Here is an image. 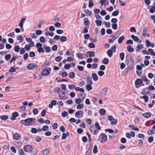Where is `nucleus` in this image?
I'll use <instances>...</instances> for the list:
<instances>
[{
    "mask_svg": "<svg viewBox=\"0 0 155 155\" xmlns=\"http://www.w3.org/2000/svg\"><path fill=\"white\" fill-rule=\"evenodd\" d=\"M107 140V136L104 133H101L98 137L97 140L101 143H104Z\"/></svg>",
    "mask_w": 155,
    "mask_h": 155,
    "instance_id": "nucleus-1",
    "label": "nucleus"
},
{
    "mask_svg": "<svg viewBox=\"0 0 155 155\" xmlns=\"http://www.w3.org/2000/svg\"><path fill=\"white\" fill-rule=\"evenodd\" d=\"M65 91L61 90L59 93V97L61 99L65 100L68 98V95L65 93Z\"/></svg>",
    "mask_w": 155,
    "mask_h": 155,
    "instance_id": "nucleus-2",
    "label": "nucleus"
},
{
    "mask_svg": "<svg viewBox=\"0 0 155 155\" xmlns=\"http://www.w3.org/2000/svg\"><path fill=\"white\" fill-rule=\"evenodd\" d=\"M135 87L136 88L139 87L140 86V85L142 84L141 85L143 86L144 84H143V81L142 80L140 79H137L136 80L135 82Z\"/></svg>",
    "mask_w": 155,
    "mask_h": 155,
    "instance_id": "nucleus-3",
    "label": "nucleus"
},
{
    "mask_svg": "<svg viewBox=\"0 0 155 155\" xmlns=\"http://www.w3.org/2000/svg\"><path fill=\"white\" fill-rule=\"evenodd\" d=\"M35 119V118H28L26 119L25 120L26 126H30L32 125L34 123L33 120Z\"/></svg>",
    "mask_w": 155,
    "mask_h": 155,
    "instance_id": "nucleus-4",
    "label": "nucleus"
},
{
    "mask_svg": "<svg viewBox=\"0 0 155 155\" xmlns=\"http://www.w3.org/2000/svg\"><path fill=\"white\" fill-rule=\"evenodd\" d=\"M107 118L108 120L110 121V124H115L117 123V120L114 118L112 116H108Z\"/></svg>",
    "mask_w": 155,
    "mask_h": 155,
    "instance_id": "nucleus-5",
    "label": "nucleus"
},
{
    "mask_svg": "<svg viewBox=\"0 0 155 155\" xmlns=\"http://www.w3.org/2000/svg\"><path fill=\"white\" fill-rule=\"evenodd\" d=\"M51 68H48L46 69H44L42 73V76H47L50 73Z\"/></svg>",
    "mask_w": 155,
    "mask_h": 155,
    "instance_id": "nucleus-6",
    "label": "nucleus"
},
{
    "mask_svg": "<svg viewBox=\"0 0 155 155\" xmlns=\"http://www.w3.org/2000/svg\"><path fill=\"white\" fill-rule=\"evenodd\" d=\"M24 149L25 151L26 152H32L33 149L31 146L26 145L24 147Z\"/></svg>",
    "mask_w": 155,
    "mask_h": 155,
    "instance_id": "nucleus-7",
    "label": "nucleus"
},
{
    "mask_svg": "<svg viewBox=\"0 0 155 155\" xmlns=\"http://www.w3.org/2000/svg\"><path fill=\"white\" fill-rule=\"evenodd\" d=\"M75 116L78 118H80L83 116V112L82 111H78L75 114Z\"/></svg>",
    "mask_w": 155,
    "mask_h": 155,
    "instance_id": "nucleus-8",
    "label": "nucleus"
},
{
    "mask_svg": "<svg viewBox=\"0 0 155 155\" xmlns=\"http://www.w3.org/2000/svg\"><path fill=\"white\" fill-rule=\"evenodd\" d=\"M90 130L91 132L94 135H96L97 134L98 130L94 126L92 125L90 128Z\"/></svg>",
    "mask_w": 155,
    "mask_h": 155,
    "instance_id": "nucleus-9",
    "label": "nucleus"
},
{
    "mask_svg": "<svg viewBox=\"0 0 155 155\" xmlns=\"http://www.w3.org/2000/svg\"><path fill=\"white\" fill-rule=\"evenodd\" d=\"M147 133L149 135H152L155 133V125H154L151 130L148 131Z\"/></svg>",
    "mask_w": 155,
    "mask_h": 155,
    "instance_id": "nucleus-10",
    "label": "nucleus"
},
{
    "mask_svg": "<svg viewBox=\"0 0 155 155\" xmlns=\"http://www.w3.org/2000/svg\"><path fill=\"white\" fill-rule=\"evenodd\" d=\"M37 66V65L36 64H29L28 65L27 68L28 70H31L36 67Z\"/></svg>",
    "mask_w": 155,
    "mask_h": 155,
    "instance_id": "nucleus-11",
    "label": "nucleus"
},
{
    "mask_svg": "<svg viewBox=\"0 0 155 155\" xmlns=\"http://www.w3.org/2000/svg\"><path fill=\"white\" fill-rule=\"evenodd\" d=\"M141 78L142 81L145 82L146 84H149L150 82V81L148 80L147 77L145 76H143L141 77Z\"/></svg>",
    "mask_w": 155,
    "mask_h": 155,
    "instance_id": "nucleus-12",
    "label": "nucleus"
},
{
    "mask_svg": "<svg viewBox=\"0 0 155 155\" xmlns=\"http://www.w3.org/2000/svg\"><path fill=\"white\" fill-rule=\"evenodd\" d=\"M21 135L17 133H15L13 135V139L16 140L19 139L21 138Z\"/></svg>",
    "mask_w": 155,
    "mask_h": 155,
    "instance_id": "nucleus-13",
    "label": "nucleus"
},
{
    "mask_svg": "<svg viewBox=\"0 0 155 155\" xmlns=\"http://www.w3.org/2000/svg\"><path fill=\"white\" fill-rule=\"evenodd\" d=\"M86 81L87 84H92L93 82L92 81L91 77L90 76H87L86 78Z\"/></svg>",
    "mask_w": 155,
    "mask_h": 155,
    "instance_id": "nucleus-14",
    "label": "nucleus"
},
{
    "mask_svg": "<svg viewBox=\"0 0 155 155\" xmlns=\"http://www.w3.org/2000/svg\"><path fill=\"white\" fill-rule=\"evenodd\" d=\"M142 115L146 118H148L151 117V114L149 112H147L142 114Z\"/></svg>",
    "mask_w": 155,
    "mask_h": 155,
    "instance_id": "nucleus-15",
    "label": "nucleus"
},
{
    "mask_svg": "<svg viewBox=\"0 0 155 155\" xmlns=\"http://www.w3.org/2000/svg\"><path fill=\"white\" fill-rule=\"evenodd\" d=\"M108 91V89L107 87H105L102 89L100 92L102 94V95H105L107 93Z\"/></svg>",
    "mask_w": 155,
    "mask_h": 155,
    "instance_id": "nucleus-16",
    "label": "nucleus"
},
{
    "mask_svg": "<svg viewBox=\"0 0 155 155\" xmlns=\"http://www.w3.org/2000/svg\"><path fill=\"white\" fill-rule=\"evenodd\" d=\"M92 77L93 80L94 81H96L98 79V77L97 74L95 73H93L92 74Z\"/></svg>",
    "mask_w": 155,
    "mask_h": 155,
    "instance_id": "nucleus-17",
    "label": "nucleus"
},
{
    "mask_svg": "<svg viewBox=\"0 0 155 155\" xmlns=\"http://www.w3.org/2000/svg\"><path fill=\"white\" fill-rule=\"evenodd\" d=\"M45 34L46 36H47L48 35L52 37L54 35L53 32L50 33L49 31L48 30H47L45 32Z\"/></svg>",
    "mask_w": 155,
    "mask_h": 155,
    "instance_id": "nucleus-18",
    "label": "nucleus"
},
{
    "mask_svg": "<svg viewBox=\"0 0 155 155\" xmlns=\"http://www.w3.org/2000/svg\"><path fill=\"white\" fill-rule=\"evenodd\" d=\"M87 54H88V56L89 58H92L94 56V51H88L87 52Z\"/></svg>",
    "mask_w": 155,
    "mask_h": 155,
    "instance_id": "nucleus-19",
    "label": "nucleus"
},
{
    "mask_svg": "<svg viewBox=\"0 0 155 155\" xmlns=\"http://www.w3.org/2000/svg\"><path fill=\"white\" fill-rule=\"evenodd\" d=\"M127 51L130 52H132L134 51V49L130 45L127 46Z\"/></svg>",
    "mask_w": 155,
    "mask_h": 155,
    "instance_id": "nucleus-20",
    "label": "nucleus"
},
{
    "mask_svg": "<svg viewBox=\"0 0 155 155\" xmlns=\"http://www.w3.org/2000/svg\"><path fill=\"white\" fill-rule=\"evenodd\" d=\"M84 24L86 25L87 26L89 25L90 22L88 21V19L87 18H85L84 19Z\"/></svg>",
    "mask_w": 155,
    "mask_h": 155,
    "instance_id": "nucleus-21",
    "label": "nucleus"
},
{
    "mask_svg": "<svg viewBox=\"0 0 155 155\" xmlns=\"http://www.w3.org/2000/svg\"><path fill=\"white\" fill-rule=\"evenodd\" d=\"M124 39V36H122L120 37L118 40V42L119 44H121L122 42L123 41Z\"/></svg>",
    "mask_w": 155,
    "mask_h": 155,
    "instance_id": "nucleus-22",
    "label": "nucleus"
},
{
    "mask_svg": "<svg viewBox=\"0 0 155 155\" xmlns=\"http://www.w3.org/2000/svg\"><path fill=\"white\" fill-rule=\"evenodd\" d=\"M49 151L48 149L45 148L43 151L42 153L43 155H47L49 153Z\"/></svg>",
    "mask_w": 155,
    "mask_h": 155,
    "instance_id": "nucleus-23",
    "label": "nucleus"
},
{
    "mask_svg": "<svg viewBox=\"0 0 155 155\" xmlns=\"http://www.w3.org/2000/svg\"><path fill=\"white\" fill-rule=\"evenodd\" d=\"M69 132H68L67 134L63 133L62 135L61 139L62 140H64L67 137V136H69Z\"/></svg>",
    "mask_w": 155,
    "mask_h": 155,
    "instance_id": "nucleus-24",
    "label": "nucleus"
},
{
    "mask_svg": "<svg viewBox=\"0 0 155 155\" xmlns=\"http://www.w3.org/2000/svg\"><path fill=\"white\" fill-rule=\"evenodd\" d=\"M75 90L76 91H80L82 93L84 92V90L83 88H80L78 87L75 88Z\"/></svg>",
    "mask_w": 155,
    "mask_h": 155,
    "instance_id": "nucleus-25",
    "label": "nucleus"
},
{
    "mask_svg": "<svg viewBox=\"0 0 155 155\" xmlns=\"http://www.w3.org/2000/svg\"><path fill=\"white\" fill-rule=\"evenodd\" d=\"M43 47L45 50L46 52L48 53L51 51L50 48L49 47H47L45 46H44Z\"/></svg>",
    "mask_w": 155,
    "mask_h": 155,
    "instance_id": "nucleus-26",
    "label": "nucleus"
},
{
    "mask_svg": "<svg viewBox=\"0 0 155 155\" xmlns=\"http://www.w3.org/2000/svg\"><path fill=\"white\" fill-rule=\"evenodd\" d=\"M130 37L134 41L138 42L139 39L137 36H135L134 35H131Z\"/></svg>",
    "mask_w": 155,
    "mask_h": 155,
    "instance_id": "nucleus-27",
    "label": "nucleus"
},
{
    "mask_svg": "<svg viewBox=\"0 0 155 155\" xmlns=\"http://www.w3.org/2000/svg\"><path fill=\"white\" fill-rule=\"evenodd\" d=\"M113 51L111 50H108L107 51V54L108 56L111 57L113 55Z\"/></svg>",
    "mask_w": 155,
    "mask_h": 155,
    "instance_id": "nucleus-28",
    "label": "nucleus"
},
{
    "mask_svg": "<svg viewBox=\"0 0 155 155\" xmlns=\"http://www.w3.org/2000/svg\"><path fill=\"white\" fill-rule=\"evenodd\" d=\"M8 118V116L6 115H2L0 116V118L1 120H6Z\"/></svg>",
    "mask_w": 155,
    "mask_h": 155,
    "instance_id": "nucleus-29",
    "label": "nucleus"
},
{
    "mask_svg": "<svg viewBox=\"0 0 155 155\" xmlns=\"http://www.w3.org/2000/svg\"><path fill=\"white\" fill-rule=\"evenodd\" d=\"M147 31V28L146 27H144L143 28L142 35L144 36H146Z\"/></svg>",
    "mask_w": 155,
    "mask_h": 155,
    "instance_id": "nucleus-30",
    "label": "nucleus"
},
{
    "mask_svg": "<svg viewBox=\"0 0 155 155\" xmlns=\"http://www.w3.org/2000/svg\"><path fill=\"white\" fill-rule=\"evenodd\" d=\"M129 127L131 128L132 130H134L135 131H138L139 130V129L138 128L134 126L133 125H129Z\"/></svg>",
    "mask_w": 155,
    "mask_h": 155,
    "instance_id": "nucleus-31",
    "label": "nucleus"
},
{
    "mask_svg": "<svg viewBox=\"0 0 155 155\" xmlns=\"http://www.w3.org/2000/svg\"><path fill=\"white\" fill-rule=\"evenodd\" d=\"M75 76V74L74 72H72L69 73V77L71 79L74 78Z\"/></svg>",
    "mask_w": 155,
    "mask_h": 155,
    "instance_id": "nucleus-32",
    "label": "nucleus"
},
{
    "mask_svg": "<svg viewBox=\"0 0 155 155\" xmlns=\"http://www.w3.org/2000/svg\"><path fill=\"white\" fill-rule=\"evenodd\" d=\"M95 127L98 130H101V128L98 123L97 122H96L95 124Z\"/></svg>",
    "mask_w": 155,
    "mask_h": 155,
    "instance_id": "nucleus-33",
    "label": "nucleus"
},
{
    "mask_svg": "<svg viewBox=\"0 0 155 155\" xmlns=\"http://www.w3.org/2000/svg\"><path fill=\"white\" fill-rule=\"evenodd\" d=\"M22 144V142H21L19 141V142H16L15 145H16V146L18 148H19L21 147Z\"/></svg>",
    "mask_w": 155,
    "mask_h": 155,
    "instance_id": "nucleus-34",
    "label": "nucleus"
},
{
    "mask_svg": "<svg viewBox=\"0 0 155 155\" xmlns=\"http://www.w3.org/2000/svg\"><path fill=\"white\" fill-rule=\"evenodd\" d=\"M20 49V47L16 45L14 47V51L16 52H18L19 51Z\"/></svg>",
    "mask_w": 155,
    "mask_h": 155,
    "instance_id": "nucleus-35",
    "label": "nucleus"
},
{
    "mask_svg": "<svg viewBox=\"0 0 155 155\" xmlns=\"http://www.w3.org/2000/svg\"><path fill=\"white\" fill-rule=\"evenodd\" d=\"M102 62L104 64H107L109 63V60L107 58H104L103 59Z\"/></svg>",
    "mask_w": 155,
    "mask_h": 155,
    "instance_id": "nucleus-36",
    "label": "nucleus"
},
{
    "mask_svg": "<svg viewBox=\"0 0 155 155\" xmlns=\"http://www.w3.org/2000/svg\"><path fill=\"white\" fill-rule=\"evenodd\" d=\"M99 112L101 115H103L105 114L106 111L105 109H101L99 110Z\"/></svg>",
    "mask_w": 155,
    "mask_h": 155,
    "instance_id": "nucleus-37",
    "label": "nucleus"
},
{
    "mask_svg": "<svg viewBox=\"0 0 155 155\" xmlns=\"http://www.w3.org/2000/svg\"><path fill=\"white\" fill-rule=\"evenodd\" d=\"M95 23L97 26H100L101 25L102 22L100 20H97L95 21Z\"/></svg>",
    "mask_w": 155,
    "mask_h": 155,
    "instance_id": "nucleus-38",
    "label": "nucleus"
},
{
    "mask_svg": "<svg viewBox=\"0 0 155 155\" xmlns=\"http://www.w3.org/2000/svg\"><path fill=\"white\" fill-rule=\"evenodd\" d=\"M119 11L118 10H116L112 13V15L113 16H116L119 14Z\"/></svg>",
    "mask_w": 155,
    "mask_h": 155,
    "instance_id": "nucleus-39",
    "label": "nucleus"
},
{
    "mask_svg": "<svg viewBox=\"0 0 155 155\" xmlns=\"http://www.w3.org/2000/svg\"><path fill=\"white\" fill-rule=\"evenodd\" d=\"M92 84H87L86 85V88L87 90L89 91L92 89V88L91 86Z\"/></svg>",
    "mask_w": 155,
    "mask_h": 155,
    "instance_id": "nucleus-40",
    "label": "nucleus"
},
{
    "mask_svg": "<svg viewBox=\"0 0 155 155\" xmlns=\"http://www.w3.org/2000/svg\"><path fill=\"white\" fill-rule=\"evenodd\" d=\"M11 57V54H8L5 55V59L7 61H8L10 60Z\"/></svg>",
    "mask_w": 155,
    "mask_h": 155,
    "instance_id": "nucleus-41",
    "label": "nucleus"
},
{
    "mask_svg": "<svg viewBox=\"0 0 155 155\" xmlns=\"http://www.w3.org/2000/svg\"><path fill=\"white\" fill-rule=\"evenodd\" d=\"M68 87L70 89H75V88L76 87L75 85L73 84L69 85L68 86Z\"/></svg>",
    "mask_w": 155,
    "mask_h": 155,
    "instance_id": "nucleus-42",
    "label": "nucleus"
},
{
    "mask_svg": "<svg viewBox=\"0 0 155 155\" xmlns=\"http://www.w3.org/2000/svg\"><path fill=\"white\" fill-rule=\"evenodd\" d=\"M93 152L95 154L97 152V146L96 145H95L94 147V149L93 150Z\"/></svg>",
    "mask_w": 155,
    "mask_h": 155,
    "instance_id": "nucleus-43",
    "label": "nucleus"
},
{
    "mask_svg": "<svg viewBox=\"0 0 155 155\" xmlns=\"http://www.w3.org/2000/svg\"><path fill=\"white\" fill-rule=\"evenodd\" d=\"M67 37L65 36H62L60 38V40L61 42H64L66 41Z\"/></svg>",
    "mask_w": 155,
    "mask_h": 155,
    "instance_id": "nucleus-44",
    "label": "nucleus"
},
{
    "mask_svg": "<svg viewBox=\"0 0 155 155\" xmlns=\"http://www.w3.org/2000/svg\"><path fill=\"white\" fill-rule=\"evenodd\" d=\"M120 56L121 60H124V52H122L120 54Z\"/></svg>",
    "mask_w": 155,
    "mask_h": 155,
    "instance_id": "nucleus-45",
    "label": "nucleus"
},
{
    "mask_svg": "<svg viewBox=\"0 0 155 155\" xmlns=\"http://www.w3.org/2000/svg\"><path fill=\"white\" fill-rule=\"evenodd\" d=\"M16 68L15 67H11L9 70V71L11 73L16 71Z\"/></svg>",
    "mask_w": 155,
    "mask_h": 155,
    "instance_id": "nucleus-46",
    "label": "nucleus"
},
{
    "mask_svg": "<svg viewBox=\"0 0 155 155\" xmlns=\"http://www.w3.org/2000/svg\"><path fill=\"white\" fill-rule=\"evenodd\" d=\"M94 5V3L92 0H90L89 2L88 6L89 8L92 7Z\"/></svg>",
    "mask_w": 155,
    "mask_h": 155,
    "instance_id": "nucleus-47",
    "label": "nucleus"
},
{
    "mask_svg": "<svg viewBox=\"0 0 155 155\" xmlns=\"http://www.w3.org/2000/svg\"><path fill=\"white\" fill-rule=\"evenodd\" d=\"M84 12L89 16L91 14V12L90 11L88 10V9L85 10H84Z\"/></svg>",
    "mask_w": 155,
    "mask_h": 155,
    "instance_id": "nucleus-48",
    "label": "nucleus"
},
{
    "mask_svg": "<svg viewBox=\"0 0 155 155\" xmlns=\"http://www.w3.org/2000/svg\"><path fill=\"white\" fill-rule=\"evenodd\" d=\"M121 32L122 31L120 30L117 31L115 34V36H116L117 37H118L120 35Z\"/></svg>",
    "mask_w": 155,
    "mask_h": 155,
    "instance_id": "nucleus-49",
    "label": "nucleus"
},
{
    "mask_svg": "<svg viewBox=\"0 0 155 155\" xmlns=\"http://www.w3.org/2000/svg\"><path fill=\"white\" fill-rule=\"evenodd\" d=\"M84 107V105L83 104H78L77 106V108L78 109H81Z\"/></svg>",
    "mask_w": 155,
    "mask_h": 155,
    "instance_id": "nucleus-50",
    "label": "nucleus"
},
{
    "mask_svg": "<svg viewBox=\"0 0 155 155\" xmlns=\"http://www.w3.org/2000/svg\"><path fill=\"white\" fill-rule=\"evenodd\" d=\"M142 98L144 100L145 102H147L149 99L148 97L146 95H144L142 97Z\"/></svg>",
    "mask_w": 155,
    "mask_h": 155,
    "instance_id": "nucleus-51",
    "label": "nucleus"
},
{
    "mask_svg": "<svg viewBox=\"0 0 155 155\" xmlns=\"http://www.w3.org/2000/svg\"><path fill=\"white\" fill-rule=\"evenodd\" d=\"M37 51L39 53H44V49H43V48L41 47L38 48V49H37Z\"/></svg>",
    "mask_w": 155,
    "mask_h": 155,
    "instance_id": "nucleus-52",
    "label": "nucleus"
},
{
    "mask_svg": "<svg viewBox=\"0 0 155 155\" xmlns=\"http://www.w3.org/2000/svg\"><path fill=\"white\" fill-rule=\"evenodd\" d=\"M32 112L34 115H36L38 113V110L37 109L34 108Z\"/></svg>",
    "mask_w": 155,
    "mask_h": 155,
    "instance_id": "nucleus-53",
    "label": "nucleus"
},
{
    "mask_svg": "<svg viewBox=\"0 0 155 155\" xmlns=\"http://www.w3.org/2000/svg\"><path fill=\"white\" fill-rule=\"evenodd\" d=\"M88 46L91 48H94L95 47V45L94 44L90 43L89 44Z\"/></svg>",
    "mask_w": 155,
    "mask_h": 155,
    "instance_id": "nucleus-54",
    "label": "nucleus"
},
{
    "mask_svg": "<svg viewBox=\"0 0 155 155\" xmlns=\"http://www.w3.org/2000/svg\"><path fill=\"white\" fill-rule=\"evenodd\" d=\"M42 130L44 131H46L48 130L49 127L47 125H45L43 127Z\"/></svg>",
    "mask_w": 155,
    "mask_h": 155,
    "instance_id": "nucleus-55",
    "label": "nucleus"
},
{
    "mask_svg": "<svg viewBox=\"0 0 155 155\" xmlns=\"http://www.w3.org/2000/svg\"><path fill=\"white\" fill-rule=\"evenodd\" d=\"M61 115L63 117H67L68 115V113L66 111H64L61 113Z\"/></svg>",
    "mask_w": 155,
    "mask_h": 155,
    "instance_id": "nucleus-56",
    "label": "nucleus"
},
{
    "mask_svg": "<svg viewBox=\"0 0 155 155\" xmlns=\"http://www.w3.org/2000/svg\"><path fill=\"white\" fill-rule=\"evenodd\" d=\"M76 56L79 59H81L82 58L83 54L81 53H77L76 54Z\"/></svg>",
    "mask_w": 155,
    "mask_h": 155,
    "instance_id": "nucleus-57",
    "label": "nucleus"
},
{
    "mask_svg": "<svg viewBox=\"0 0 155 155\" xmlns=\"http://www.w3.org/2000/svg\"><path fill=\"white\" fill-rule=\"evenodd\" d=\"M31 132L34 134H36L37 132V130L35 128H32L31 129Z\"/></svg>",
    "mask_w": 155,
    "mask_h": 155,
    "instance_id": "nucleus-58",
    "label": "nucleus"
},
{
    "mask_svg": "<svg viewBox=\"0 0 155 155\" xmlns=\"http://www.w3.org/2000/svg\"><path fill=\"white\" fill-rule=\"evenodd\" d=\"M22 37L21 35H18L17 38V39L18 40L20 41L21 42L22 41Z\"/></svg>",
    "mask_w": 155,
    "mask_h": 155,
    "instance_id": "nucleus-59",
    "label": "nucleus"
},
{
    "mask_svg": "<svg viewBox=\"0 0 155 155\" xmlns=\"http://www.w3.org/2000/svg\"><path fill=\"white\" fill-rule=\"evenodd\" d=\"M62 59V57L60 56H58L56 57L55 59V61H56L59 62Z\"/></svg>",
    "mask_w": 155,
    "mask_h": 155,
    "instance_id": "nucleus-60",
    "label": "nucleus"
},
{
    "mask_svg": "<svg viewBox=\"0 0 155 155\" xmlns=\"http://www.w3.org/2000/svg\"><path fill=\"white\" fill-rule=\"evenodd\" d=\"M60 130L62 132H64L65 131V129L63 125H61L60 127Z\"/></svg>",
    "mask_w": 155,
    "mask_h": 155,
    "instance_id": "nucleus-61",
    "label": "nucleus"
},
{
    "mask_svg": "<svg viewBox=\"0 0 155 155\" xmlns=\"http://www.w3.org/2000/svg\"><path fill=\"white\" fill-rule=\"evenodd\" d=\"M112 27L114 29L116 30L117 28V25L116 24H112Z\"/></svg>",
    "mask_w": 155,
    "mask_h": 155,
    "instance_id": "nucleus-62",
    "label": "nucleus"
},
{
    "mask_svg": "<svg viewBox=\"0 0 155 155\" xmlns=\"http://www.w3.org/2000/svg\"><path fill=\"white\" fill-rule=\"evenodd\" d=\"M126 140L125 138L122 137L120 139V142L123 143H126Z\"/></svg>",
    "mask_w": 155,
    "mask_h": 155,
    "instance_id": "nucleus-63",
    "label": "nucleus"
},
{
    "mask_svg": "<svg viewBox=\"0 0 155 155\" xmlns=\"http://www.w3.org/2000/svg\"><path fill=\"white\" fill-rule=\"evenodd\" d=\"M19 154L20 155H24V152L23 151L22 149H20L18 150Z\"/></svg>",
    "mask_w": 155,
    "mask_h": 155,
    "instance_id": "nucleus-64",
    "label": "nucleus"
}]
</instances>
